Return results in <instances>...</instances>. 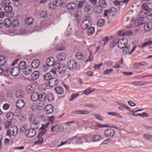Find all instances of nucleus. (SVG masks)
I'll return each instance as SVG.
<instances>
[{
	"mask_svg": "<svg viewBox=\"0 0 152 152\" xmlns=\"http://www.w3.org/2000/svg\"><path fill=\"white\" fill-rule=\"evenodd\" d=\"M118 39H115L114 41L113 42H112L110 43V47L111 48H113L115 47V45L118 44Z\"/></svg>",
	"mask_w": 152,
	"mask_h": 152,
	"instance_id": "55",
	"label": "nucleus"
},
{
	"mask_svg": "<svg viewBox=\"0 0 152 152\" xmlns=\"http://www.w3.org/2000/svg\"><path fill=\"white\" fill-rule=\"evenodd\" d=\"M118 9L116 7H112L109 10H105L104 13V16L108 18L109 16H113L116 15Z\"/></svg>",
	"mask_w": 152,
	"mask_h": 152,
	"instance_id": "1",
	"label": "nucleus"
},
{
	"mask_svg": "<svg viewBox=\"0 0 152 152\" xmlns=\"http://www.w3.org/2000/svg\"><path fill=\"white\" fill-rule=\"evenodd\" d=\"M148 10L146 9H142L139 13L138 17L141 19L147 17Z\"/></svg>",
	"mask_w": 152,
	"mask_h": 152,
	"instance_id": "13",
	"label": "nucleus"
},
{
	"mask_svg": "<svg viewBox=\"0 0 152 152\" xmlns=\"http://www.w3.org/2000/svg\"><path fill=\"white\" fill-rule=\"evenodd\" d=\"M146 65V63L144 62L140 63H136L133 64V68L134 69H139L140 68V66Z\"/></svg>",
	"mask_w": 152,
	"mask_h": 152,
	"instance_id": "19",
	"label": "nucleus"
},
{
	"mask_svg": "<svg viewBox=\"0 0 152 152\" xmlns=\"http://www.w3.org/2000/svg\"><path fill=\"white\" fill-rule=\"evenodd\" d=\"M40 16L42 18H45L47 16V13L46 11H42L40 13Z\"/></svg>",
	"mask_w": 152,
	"mask_h": 152,
	"instance_id": "62",
	"label": "nucleus"
},
{
	"mask_svg": "<svg viewBox=\"0 0 152 152\" xmlns=\"http://www.w3.org/2000/svg\"><path fill=\"white\" fill-rule=\"evenodd\" d=\"M105 136L108 138L112 137L115 134V131L112 129L108 128L105 129L104 132Z\"/></svg>",
	"mask_w": 152,
	"mask_h": 152,
	"instance_id": "3",
	"label": "nucleus"
},
{
	"mask_svg": "<svg viewBox=\"0 0 152 152\" xmlns=\"http://www.w3.org/2000/svg\"><path fill=\"white\" fill-rule=\"evenodd\" d=\"M59 81L55 77H52L49 81L48 83L49 86L51 87H53L57 86L58 83Z\"/></svg>",
	"mask_w": 152,
	"mask_h": 152,
	"instance_id": "11",
	"label": "nucleus"
},
{
	"mask_svg": "<svg viewBox=\"0 0 152 152\" xmlns=\"http://www.w3.org/2000/svg\"><path fill=\"white\" fill-rule=\"evenodd\" d=\"M86 142V139L84 137H77L76 138L75 143L79 145L82 144L83 142Z\"/></svg>",
	"mask_w": 152,
	"mask_h": 152,
	"instance_id": "26",
	"label": "nucleus"
},
{
	"mask_svg": "<svg viewBox=\"0 0 152 152\" xmlns=\"http://www.w3.org/2000/svg\"><path fill=\"white\" fill-rule=\"evenodd\" d=\"M57 6L54 4V2L48 4V7L51 9H55Z\"/></svg>",
	"mask_w": 152,
	"mask_h": 152,
	"instance_id": "64",
	"label": "nucleus"
},
{
	"mask_svg": "<svg viewBox=\"0 0 152 152\" xmlns=\"http://www.w3.org/2000/svg\"><path fill=\"white\" fill-rule=\"evenodd\" d=\"M142 9H152V0H148L146 3H144L142 5Z\"/></svg>",
	"mask_w": 152,
	"mask_h": 152,
	"instance_id": "9",
	"label": "nucleus"
},
{
	"mask_svg": "<svg viewBox=\"0 0 152 152\" xmlns=\"http://www.w3.org/2000/svg\"><path fill=\"white\" fill-rule=\"evenodd\" d=\"M19 22L17 19H13L11 22V25L14 27H17L19 25Z\"/></svg>",
	"mask_w": 152,
	"mask_h": 152,
	"instance_id": "51",
	"label": "nucleus"
},
{
	"mask_svg": "<svg viewBox=\"0 0 152 152\" xmlns=\"http://www.w3.org/2000/svg\"><path fill=\"white\" fill-rule=\"evenodd\" d=\"M95 31V28L94 27H89L87 31V34L89 36H91Z\"/></svg>",
	"mask_w": 152,
	"mask_h": 152,
	"instance_id": "35",
	"label": "nucleus"
},
{
	"mask_svg": "<svg viewBox=\"0 0 152 152\" xmlns=\"http://www.w3.org/2000/svg\"><path fill=\"white\" fill-rule=\"evenodd\" d=\"M132 115L134 116H140L142 117H148V114L145 113V112H143L142 113H139L138 115H135V113H132Z\"/></svg>",
	"mask_w": 152,
	"mask_h": 152,
	"instance_id": "50",
	"label": "nucleus"
},
{
	"mask_svg": "<svg viewBox=\"0 0 152 152\" xmlns=\"http://www.w3.org/2000/svg\"><path fill=\"white\" fill-rule=\"evenodd\" d=\"M93 59V56L92 55L91 52L90 51L89 55L88 56V59L85 61V62L87 63L88 61H91Z\"/></svg>",
	"mask_w": 152,
	"mask_h": 152,
	"instance_id": "59",
	"label": "nucleus"
},
{
	"mask_svg": "<svg viewBox=\"0 0 152 152\" xmlns=\"http://www.w3.org/2000/svg\"><path fill=\"white\" fill-rule=\"evenodd\" d=\"M53 106L51 104L47 105L45 108V110L47 114L51 113L53 110Z\"/></svg>",
	"mask_w": 152,
	"mask_h": 152,
	"instance_id": "14",
	"label": "nucleus"
},
{
	"mask_svg": "<svg viewBox=\"0 0 152 152\" xmlns=\"http://www.w3.org/2000/svg\"><path fill=\"white\" fill-rule=\"evenodd\" d=\"M39 76V72L37 71L34 72L31 75V78L33 80L37 79Z\"/></svg>",
	"mask_w": 152,
	"mask_h": 152,
	"instance_id": "33",
	"label": "nucleus"
},
{
	"mask_svg": "<svg viewBox=\"0 0 152 152\" xmlns=\"http://www.w3.org/2000/svg\"><path fill=\"white\" fill-rule=\"evenodd\" d=\"M128 42L127 38H123L118 40V47L120 49H122L126 45Z\"/></svg>",
	"mask_w": 152,
	"mask_h": 152,
	"instance_id": "4",
	"label": "nucleus"
},
{
	"mask_svg": "<svg viewBox=\"0 0 152 152\" xmlns=\"http://www.w3.org/2000/svg\"><path fill=\"white\" fill-rule=\"evenodd\" d=\"M7 6L4 8V10L7 13H10L12 12V7L9 4Z\"/></svg>",
	"mask_w": 152,
	"mask_h": 152,
	"instance_id": "45",
	"label": "nucleus"
},
{
	"mask_svg": "<svg viewBox=\"0 0 152 152\" xmlns=\"http://www.w3.org/2000/svg\"><path fill=\"white\" fill-rule=\"evenodd\" d=\"M26 63L23 61H20L18 64V68L19 69H23L26 67Z\"/></svg>",
	"mask_w": 152,
	"mask_h": 152,
	"instance_id": "38",
	"label": "nucleus"
},
{
	"mask_svg": "<svg viewBox=\"0 0 152 152\" xmlns=\"http://www.w3.org/2000/svg\"><path fill=\"white\" fill-rule=\"evenodd\" d=\"M25 21L26 24L30 25L33 23L34 20L32 18L30 17L27 18L25 19Z\"/></svg>",
	"mask_w": 152,
	"mask_h": 152,
	"instance_id": "37",
	"label": "nucleus"
},
{
	"mask_svg": "<svg viewBox=\"0 0 152 152\" xmlns=\"http://www.w3.org/2000/svg\"><path fill=\"white\" fill-rule=\"evenodd\" d=\"M102 138V136L100 135L96 134L94 135L93 137V141L94 142H97L100 140Z\"/></svg>",
	"mask_w": 152,
	"mask_h": 152,
	"instance_id": "44",
	"label": "nucleus"
},
{
	"mask_svg": "<svg viewBox=\"0 0 152 152\" xmlns=\"http://www.w3.org/2000/svg\"><path fill=\"white\" fill-rule=\"evenodd\" d=\"M91 24L92 23L90 20L86 19L81 23L80 26L82 29L86 30L88 27H90Z\"/></svg>",
	"mask_w": 152,
	"mask_h": 152,
	"instance_id": "5",
	"label": "nucleus"
},
{
	"mask_svg": "<svg viewBox=\"0 0 152 152\" xmlns=\"http://www.w3.org/2000/svg\"><path fill=\"white\" fill-rule=\"evenodd\" d=\"M92 7L90 5H88L86 6L84 8V11L86 12H88L91 10Z\"/></svg>",
	"mask_w": 152,
	"mask_h": 152,
	"instance_id": "58",
	"label": "nucleus"
},
{
	"mask_svg": "<svg viewBox=\"0 0 152 152\" xmlns=\"http://www.w3.org/2000/svg\"><path fill=\"white\" fill-rule=\"evenodd\" d=\"M144 29L145 31L148 32L150 31L152 29V22H149L146 23L144 25Z\"/></svg>",
	"mask_w": 152,
	"mask_h": 152,
	"instance_id": "21",
	"label": "nucleus"
},
{
	"mask_svg": "<svg viewBox=\"0 0 152 152\" xmlns=\"http://www.w3.org/2000/svg\"><path fill=\"white\" fill-rule=\"evenodd\" d=\"M39 95L36 92L33 93L31 96V100L34 101H36L39 99Z\"/></svg>",
	"mask_w": 152,
	"mask_h": 152,
	"instance_id": "23",
	"label": "nucleus"
},
{
	"mask_svg": "<svg viewBox=\"0 0 152 152\" xmlns=\"http://www.w3.org/2000/svg\"><path fill=\"white\" fill-rule=\"evenodd\" d=\"M14 115L12 112H10L7 114L6 117L8 120H11L13 118Z\"/></svg>",
	"mask_w": 152,
	"mask_h": 152,
	"instance_id": "52",
	"label": "nucleus"
},
{
	"mask_svg": "<svg viewBox=\"0 0 152 152\" xmlns=\"http://www.w3.org/2000/svg\"><path fill=\"white\" fill-rule=\"evenodd\" d=\"M37 140L34 142V143L37 144H41L43 143V138L41 136L39 137L38 135L37 136Z\"/></svg>",
	"mask_w": 152,
	"mask_h": 152,
	"instance_id": "34",
	"label": "nucleus"
},
{
	"mask_svg": "<svg viewBox=\"0 0 152 152\" xmlns=\"http://www.w3.org/2000/svg\"><path fill=\"white\" fill-rule=\"evenodd\" d=\"M40 64V61L38 59L33 60L31 62V66L34 69H36L38 68Z\"/></svg>",
	"mask_w": 152,
	"mask_h": 152,
	"instance_id": "17",
	"label": "nucleus"
},
{
	"mask_svg": "<svg viewBox=\"0 0 152 152\" xmlns=\"http://www.w3.org/2000/svg\"><path fill=\"white\" fill-rule=\"evenodd\" d=\"M15 94L16 97L19 98L23 97L24 95L23 92L20 90L17 91Z\"/></svg>",
	"mask_w": 152,
	"mask_h": 152,
	"instance_id": "36",
	"label": "nucleus"
},
{
	"mask_svg": "<svg viewBox=\"0 0 152 152\" xmlns=\"http://www.w3.org/2000/svg\"><path fill=\"white\" fill-rule=\"evenodd\" d=\"M56 58L58 61H64L66 58V55L63 52L60 53L57 56Z\"/></svg>",
	"mask_w": 152,
	"mask_h": 152,
	"instance_id": "18",
	"label": "nucleus"
},
{
	"mask_svg": "<svg viewBox=\"0 0 152 152\" xmlns=\"http://www.w3.org/2000/svg\"><path fill=\"white\" fill-rule=\"evenodd\" d=\"M77 64L75 60H71L68 62L67 64V67L69 69L73 70L76 67Z\"/></svg>",
	"mask_w": 152,
	"mask_h": 152,
	"instance_id": "7",
	"label": "nucleus"
},
{
	"mask_svg": "<svg viewBox=\"0 0 152 152\" xmlns=\"http://www.w3.org/2000/svg\"><path fill=\"white\" fill-rule=\"evenodd\" d=\"M63 126L62 125L58 126L57 125L53 126H52L50 131L56 133H59L63 130Z\"/></svg>",
	"mask_w": 152,
	"mask_h": 152,
	"instance_id": "6",
	"label": "nucleus"
},
{
	"mask_svg": "<svg viewBox=\"0 0 152 152\" xmlns=\"http://www.w3.org/2000/svg\"><path fill=\"white\" fill-rule=\"evenodd\" d=\"M133 32L130 30H127L125 31V36L129 37L133 35Z\"/></svg>",
	"mask_w": 152,
	"mask_h": 152,
	"instance_id": "56",
	"label": "nucleus"
},
{
	"mask_svg": "<svg viewBox=\"0 0 152 152\" xmlns=\"http://www.w3.org/2000/svg\"><path fill=\"white\" fill-rule=\"evenodd\" d=\"M144 138L147 140H150L152 142V135L147 134H145L143 135Z\"/></svg>",
	"mask_w": 152,
	"mask_h": 152,
	"instance_id": "41",
	"label": "nucleus"
},
{
	"mask_svg": "<svg viewBox=\"0 0 152 152\" xmlns=\"http://www.w3.org/2000/svg\"><path fill=\"white\" fill-rule=\"evenodd\" d=\"M4 24L7 27H9L10 25H11V22L9 19H6L4 21Z\"/></svg>",
	"mask_w": 152,
	"mask_h": 152,
	"instance_id": "48",
	"label": "nucleus"
},
{
	"mask_svg": "<svg viewBox=\"0 0 152 152\" xmlns=\"http://www.w3.org/2000/svg\"><path fill=\"white\" fill-rule=\"evenodd\" d=\"M147 17L148 19L152 20V10L148 12Z\"/></svg>",
	"mask_w": 152,
	"mask_h": 152,
	"instance_id": "61",
	"label": "nucleus"
},
{
	"mask_svg": "<svg viewBox=\"0 0 152 152\" xmlns=\"http://www.w3.org/2000/svg\"><path fill=\"white\" fill-rule=\"evenodd\" d=\"M11 127L12 128V133L11 134L13 136H15L18 133V128L17 126H13V127L11 126Z\"/></svg>",
	"mask_w": 152,
	"mask_h": 152,
	"instance_id": "32",
	"label": "nucleus"
},
{
	"mask_svg": "<svg viewBox=\"0 0 152 152\" xmlns=\"http://www.w3.org/2000/svg\"><path fill=\"white\" fill-rule=\"evenodd\" d=\"M105 23V20L104 19H100L97 21V25L98 27H101L104 25Z\"/></svg>",
	"mask_w": 152,
	"mask_h": 152,
	"instance_id": "42",
	"label": "nucleus"
},
{
	"mask_svg": "<svg viewBox=\"0 0 152 152\" xmlns=\"http://www.w3.org/2000/svg\"><path fill=\"white\" fill-rule=\"evenodd\" d=\"M142 24H143V20L142 19L137 18L134 20V25L135 26H138Z\"/></svg>",
	"mask_w": 152,
	"mask_h": 152,
	"instance_id": "28",
	"label": "nucleus"
},
{
	"mask_svg": "<svg viewBox=\"0 0 152 152\" xmlns=\"http://www.w3.org/2000/svg\"><path fill=\"white\" fill-rule=\"evenodd\" d=\"M54 90L56 93L58 94H63V89L61 86H57L54 88Z\"/></svg>",
	"mask_w": 152,
	"mask_h": 152,
	"instance_id": "27",
	"label": "nucleus"
},
{
	"mask_svg": "<svg viewBox=\"0 0 152 152\" xmlns=\"http://www.w3.org/2000/svg\"><path fill=\"white\" fill-rule=\"evenodd\" d=\"M54 62V58L52 57H50L46 59L45 63L47 66H51L53 65Z\"/></svg>",
	"mask_w": 152,
	"mask_h": 152,
	"instance_id": "15",
	"label": "nucleus"
},
{
	"mask_svg": "<svg viewBox=\"0 0 152 152\" xmlns=\"http://www.w3.org/2000/svg\"><path fill=\"white\" fill-rule=\"evenodd\" d=\"M53 2L54 4L57 7L60 6L63 4V2L61 0H53Z\"/></svg>",
	"mask_w": 152,
	"mask_h": 152,
	"instance_id": "53",
	"label": "nucleus"
},
{
	"mask_svg": "<svg viewBox=\"0 0 152 152\" xmlns=\"http://www.w3.org/2000/svg\"><path fill=\"white\" fill-rule=\"evenodd\" d=\"M123 48V52L125 54L129 52L131 49V47L129 45H127Z\"/></svg>",
	"mask_w": 152,
	"mask_h": 152,
	"instance_id": "47",
	"label": "nucleus"
},
{
	"mask_svg": "<svg viewBox=\"0 0 152 152\" xmlns=\"http://www.w3.org/2000/svg\"><path fill=\"white\" fill-rule=\"evenodd\" d=\"M48 124H47L46 125H42V127H41V128L42 129H43L41 131L39 134V136L40 137V136L42 137V136L44 134H45V133L46 132L47 130L46 129H44L45 128H47L48 126Z\"/></svg>",
	"mask_w": 152,
	"mask_h": 152,
	"instance_id": "29",
	"label": "nucleus"
},
{
	"mask_svg": "<svg viewBox=\"0 0 152 152\" xmlns=\"http://www.w3.org/2000/svg\"><path fill=\"white\" fill-rule=\"evenodd\" d=\"M52 77V76L50 73H46L43 75V79L46 81L49 80V81Z\"/></svg>",
	"mask_w": 152,
	"mask_h": 152,
	"instance_id": "31",
	"label": "nucleus"
},
{
	"mask_svg": "<svg viewBox=\"0 0 152 152\" xmlns=\"http://www.w3.org/2000/svg\"><path fill=\"white\" fill-rule=\"evenodd\" d=\"M91 88H89L83 91V94L86 95H88L94 91V89L93 90H91Z\"/></svg>",
	"mask_w": 152,
	"mask_h": 152,
	"instance_id": "54",
	"label": "nucleus"
},
{
	"mask_svg": "<svg viewBox=\"0 0 152 152\" xmlns=\"http://www.w3.org/2000/svg\"><path fill=\"white\" fill-rule=\"evenodd\" d=\"M95 12L97 13H100L102 12V8L99 6H96L94 9Z\"/></svg>",
	"mask_w": 152,
	"mask_h": 152,
	"instance_id": "46",
	"label": "nucleus"
},
{
	"mask_svg": "<svg viewBox=\"0 0 152 152\" xmlns=\"http://www.w3.org/2000/svg\"><path fill=\"white\" fill-rule=\"evenodd\" d=\"M35 89V85L34 84H31L27 87L26 91L28 93L30 94L34 91Z\"/></svg>",
	"mask_w": 152,
	"mask_h": 152,
	"instance_id": "16",
	"label": "nucleus"
},
{
	"mask_svg": "<svg viewBox=\"0 0 152 152\" xmlns=\"http://www.w3.org/2000/svg\"><path fill=\"white\" fill-rule=\"evenodd\" d=\"M72 113L79 115H87L89 113V112L87 110H76L72 111Z\"/></svg>",
	"mask_w": 152,
	"mask_h": 152,
	"instance_id": "24",
	"label": "nucleus"
},
{
	"mask_svg": "<svg viewBox=\"0 0 152 152\" xmlns=\"http://www.w3.org/2000/svg\"><path fill=\"white\" fill-rule=\"evenodd\" d=\"M32 69L30 66H27L23 70V73L25 75H28L31 73Z\"/></svg>",
	"mask_w": 152,
	"mask_h": 152,
	"instance_id": "25",
	"label": "nucleus"
},
{
	"mask_svg": "<svg viewBox=\"0 0 152 152\" xmlns=\"http://www.w3.org/2000/svg\"><path fill=\"white\" fill-rule=\"evenodd\" d=\"M151 44H152V41H148L143 44L141 46V48H144L148 45H151Z\"/></svg>",
	"mask_w": 152,
	"mask_h": 152,
	"instance_id": "60",
	"label": "nucleus"
},
{
	"mask_svg": "<svg viewBox=\"0 0 152 152\" xmlns=\"http://www.w3.org/2000/svg\"><path fill=\"white\" fill-rule=\"evenodd\" d=\"M92 115L96 119L100 121H102L103 120L102 117L98 113H94Z\"/></svg>",
	"mask_w": 152,
	"mask_h": 152,
	"instance_id": "49",
	"label": "nucleus"
},
{
	"mask_svg": "<svg viewBox=\"0 0 152 152\" xmlns=\"http://www.w3.org/2000/svg\"><path fill=\"white\" fill-rule=\"evenodd\" d=\"M85 3V1L84 0L80 1L78 4V8L79 9L82 8Z\"/></svg>",
	"mask_w": 152,
	"mask_h": 152,
	"instance_id": "63",
	"label": "nucleus"
},
{
	"mask_svg": "<svg viewBox=\"0 0 152 152\" xmlns=\"http://www.w3.org/2000/svg\"><path fill=\"white\" fill-rule=\"evenodd\" d=\"M76 6V4L75 3L70 2L67 4L66 7L68 9L72 11L74 10V8H75Z\"/></svg>",
	"mask_w": 152,
	"mask_h": 152,
	"instance_id": "22",
	"label": "nucleus"
},
{
	"mask_svg": "<svg viewBox=\"0 0 152 152\" xmlns=\"http://www.w3.org/2000/svg\"><path fill=\"white\" fill-rule=\"evenodd\" d=\"M113 69H106L104 72L103 74L104 75H110L113 72Z\"/></svg>",
	"mask_w": 152,
	"mask_h": 152,
	"instance_id": "57",
	"label": "nucleus"
},
{
	"mask_svg": "<svg viewBox=\"0 0 152 152\" xmlns=\"http://www.w3.org/2000/svg\"><path fill=\"white\" fill-rule=\"evenodd\" d=\"M57 70L59 74H64L66 71V64H60L57 66Z\"/></svg>",
	"mask_w": 152,
	"mask_h": 152,
	"instance_id": "8",
	"label": "nucleus"
},
{
	"mask_svg": "<svg viewBox=\"0 0 152 152\" xmlns=\"http://www.w3.org/2000/svg\"><path fill=\"white\" fill-rule=\"evenodd\" d=\"M25 135L28 138H32L35 136L36 132L34 129H26L25 131Z\"/></svg>",
	"mask_w": 152,
	"mask_h": 152,
	"instance_id": "2",
	"label": "nucleus"
},
{
	"mask_svg": "<svg viewBox=\"0 0 152 152\" xmlns=\"http://www.w3.org/2000/svg\"><path fill=\"white\" fill-rule=\"evenodd\" d=\"M10 71L11 74L13 76H17L20 73V70L18 67H13Z\"/></svg>",
	"mask_w": 152,
	"mask_h": 152,
	"instance_id": "12",
	"label": "nucleus"
},
{
	"mask_svg": "<svg viewBox=\"0 0 152 152\" xmlns=\"http://www.w3.org/2000/svg\"><path fill=\"white\" fill-rule=\"evenodd\" d=\"M25 104L24 100L21 99L18 100L16 103V106L18 109H21L24 106Z\"/></svg>",
	"mask_w": 152,
	"mask_h": 152,
	"instance_id": "20",
	"label": "nucleus"
},
{
	"mask_svg": "<svg viewBox=\"0 0 152 152\" xmlns=\"http://www.w3.org/2000/svg\"><path fill=\"white\" fill-rule=\"evenodd\" d=\"M99 6L102 8L106 7L107 6V3L104 0H100L99 1Z\"/></svg>",
	"mask_w": 152,
	"mask_h": 152,
	"instance_id": "40",
	"label": "nucleus"
},
{
	"mask_svg": "<svg viewBox=\"0 0 152 152\" xmlns=\"http://www.w3.org/2000/svg\"><path fill=\"white\" fill-rule=\"evenodd\" d=\"M39 96V99L40 101L43 102L47 100L48 96L45 93L41 94Z\"/></svg>",
	"mask_w": 152,
	"mask_h": 152,
	"instance_id": "30",
	"label": "nucleus"
},
{
	"mask_svg": "<svg viewBox=\"0 0 152 152\" xmlns=\"http://www.w3.org/2000/svg\"><path fill=\"white\" fill-rule=\"evenodd\" d=\"M0 4L2 7H3L4 8L9 4V1L8 0H2Z\"/></svg>",
	"mask_w": 152,
	"mask_h": 152,
	"instance_id": "43",
	"label": "nucleus"
},
{
	"mask_svg": "<svg viewBox=\"0 0 152 152\" xmlns=\"http://www.w3.org/2000/svg\"><path fill=\"white\" fill-rule=\"evenodd\" d=\"M28 119L29 122L31 123V125L36 126L38 123L36 120V118L34 114L30 115L28 117Z\"/></svg>",
	"mask_w": 152,
	"mask_h": 152,
	"instance_id": "10",
	"label": "nucleus"
},
{
	"mask_svg": "<svg viewBox=\"0 0 152 152\" xmlns=\"http://www.w3.org/2000/svg\"><path fill=\"white\" fill-rule=\"evenodd\" d=\"M6 62V58L4 56L0 55V66L4 65Z\"/></svg>",
	"mask_w": 152,
	"mask_h": 152,
	"instance_id": "39",
	"label": "nucleus"
}]
</instances>
